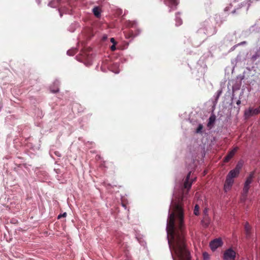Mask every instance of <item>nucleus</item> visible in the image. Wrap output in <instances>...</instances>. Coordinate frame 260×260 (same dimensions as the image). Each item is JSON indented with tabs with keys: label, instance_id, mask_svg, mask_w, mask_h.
<instances>
[{
	"label": "nucleus",
	"instance_id": "1",
	"mask_svg": "<svg viewBox=\"0 0 260 260\" xmlns=\"http://www.w3.org/2000/svg\"><path fill=\"white\" fill-rule=\"evenodd\" d=\"M167 232L173 260H190L185 242L183 210L180 202L173 203L172 211L169 210Z\"/></svg>",
	"mask_w": 260,
	"mask_h": 260
},
{
	"label": "nucleus",
	"instance_id": "2",
	"mask_svg": "<svg viewBox=\"0 0 260 260\" xmlns=\"http://www.w3.org/2000/svg\"><path fill=\"white\" fill-rule=\"evenodd\" d=\"M255 171H252L250 172L249 176L246 178V181L244 183V186L243 189V198L245 199L247 195L248 192L250 184L253 181V179L254 177Z\"/></svg>",
	"mask_w": 260,
	"mask_h": 260
},
{
	"label": "nucleus",
	"instance_id": "3",
	"mask_svg": "<svg viewBox=\"0 0 260 260\" xmlns=\"http://www.w3.org/2000/svg\"><path fill=\"white\" fill-rule=\"evenodd\" d=\"M237 177L238 176L231 172L228 173L224 185V189L225 191H228L231 189L234 183V179Z\"/></svg>",
	"mask_w": 260,
	"mask_h": 260
},
{
	"label": "nucleus",
	"instance_id": "4",
	"mask_svg": "<svg viewBox=\"0 0 260 260\" xmlns=\"http://www.w3.org/2000/svg\"><path fill=\"white\" fill-rule=\"evenodd\" d=\"M237 253L233 249L230 247L226 249L223 253V260H236Z\"/></svg>",
	"mask_w": 260,
	"mask_h": 260
},
{
	"label": "nucleus",
	"instance_id": "5",
	"mask_svg": "<svg viewBox=\"0 0 260 260\" xmlns=\"http://www.w3.org/2000/svg\"><path fill=\"white\" fill-rule=\"evenodd\" d=\"M260 113V106L255 109L249 108L248 110L245 111L244 115L246 118H249L252 116L257 115Z\"/></svg>",
	"mask_w": 260,
	"mask_h": 260
},
{
	"label": "nucleus",
	"instance_id": "6",
	"mask_svg": "<svg viewBox=\"0 0 260 260\" xmlns=\"http://www.w3.org/2000/svg\"><path fill=\"white\" fill-rule=\"evenodd\" d=\"M223 242L220 238L213 240L210 243V247L212 251L215 250L217 248L221 246Z\"/></svg>",
	"mask_w": 260,
	"mask_h": 260
},
{
	"label": "nucleus",
	"instance_id": "7",
	"mask_svg": "<svg viewBox=\"0 0 260 260\" xmlns=\"http://www.w3.org/2000/svg\"><path fill=\"white\" fill-rule=\"evenodd\" d=\"M239 148L238 147H235L232 150L230 151L228 154L224 158L223 161L224 162H228L230 161V160L235 155V153L237 151Z\"/></svg>",
	"mask_w": 260,
	"mask_h": 260
},
{
	"label": "nucleus",
	"instance_id": "8",
	"mask_svg": "<svg viewBox=\"0 0 260 260\" xmlns=\"http://www.w3.org/2000/svg\"><path fill=\"white\" fill-rule=\"evenodd\" d=\"M190 174L191 172H189L185 178V180L183 184L184 188L187 189V190H188L191 187L192 185V182L189 181Z\"/></svg>",
	"mask_w": 260,
	"mask_h": 260
},
{
	"label": "nucleus",
	"instance_id": "9",
	"mask_svg": "<svg viewBox=\"0 0 260 260\" xmlns=\"http://www.w3.org/2000/svg\"><path fill=\"white\" fill-rule=\"evenodd\" d=\"M242 167V164L238 162L236 165L235 168L230 172L233 173L235 175L238 176L240 173V170L241 169Z\"/></svg>",
	"mask_w": 260,
	"mask_h": 260
},
{
	"label": "nucleus",
	"instance_id": "10",
	"mask_svg": "<svg viewBox=\"0 0 260 260\" xmlns=\"http://www.w3.org/2000/svg\"><path fill=\"white\" fill-rule=\"evenodd\" d=\"M244 229L246 237L249 238L250 236L251 227L248 222H246L244 225Z\"/></svg>",
	"mask_w": 260,
	"mask_h": 260
},
{
	"label": "nucleus",
	"instance_id": "11",
	"mask_svg": "<svg viewBox=\"0 0 260 260\" xmlns=\"http://www.w3.org/2000/svg\"><path fill=\"white\" fill-rule=\"evenodd\" d=\"M140 32H141V30L140 29H137V32H136L135 34H134L133 31H130L127 34H126L125 35V36L126 38H134L136 36L138 35L140 33Z\"/></svg>",
	"mask_w": 260,
	"mask_h": 260
},
{
	"label": "nucleus",
	"instance_id": "12",
	"mask_svg": "<svg viewBox=\"0 0 260 260\" xmlns=\"http://www.w3.org/2000/svg\"><path fill=\"white\" fill-rule=\"evenodd\" d=\"M215 120L216 116L214 114H212L209 118V121L207 124L208 127H210L211 126L213 125L215 121Z\"/></svg>",
	"mask_w": 260,
	"mask_h": 260
},
{
	"label": "nucleus",
	"instance_id": "13",
	"mask_svg": "<svg viewBox=\"0 0 260 260\" xmlns=\"http://www.w3.org/2000/svg\"><path fill=\"white\" fill-rule=\"evenodd\" d=\"M92 12L94 16L97 17L99 18L101 16V10L100 8L98 7H95L92 9Z\"/></svg>",
	"mask_w": 260,
	"mask_h": 260
},
{
	"label": "nucleus",
	"instance_id": "14",
	"mask_svg": "<svg viewBox=\"0 0 260 260\" xmlns=\"http://www.w3.org/2000/svg\"><path fill=\"white\" fill-rule=\"evenodd\" d=\"M168 3L167 4L169 7H176L178 4L177 0H168Z\"/></svg>",
	"mask_w": 260,
	"mask_h": 260
},
{
	"label": "nucleus",
	"instance_id": "15",
	"mask_svg": "<svg viewBox=\"0 0 260 260\" xmlns=\"http://www.w3.org/2000/svg\"><path fill=\"white\" fill-rule=\"evenodd\" d=\"M203 260H209L210 255L206 252H204L203 253Z\"/></svg>",
	"mask_w": 260,
	"mask_h": 260
},
{
	"label": "nucleus",
	"instance_id": "16",
	"mask_svg": "<svg viewBox=\"0 0 260 260\" xmlns=\"http://www.w3.org/2000/svg\"><path fill=\"white\" fill-rule=\"evenodd\" d=\"M128 26L131 27L135 28L137 26V23L135 21L129 22Z\"/></svg>",
	"mask_w": 260,
	"mask_h": 260
},
{
	"label": "nucleus",
	"instance_id": "17",
	"mask_svg": "<svg viewBox=\"0 0 260 260\" xmlns=\"http://www.w3.org/2000/svg\"><path fill=\"white\" fill-rule=\"evenodd\" d=\"M194 214L196 215H198L199 214V207L197 205H196L194 207Z\"/></svg>",
	"mask_w": 260,
	"mask_h": 260
},
{
	"label": "nucleus",
	"instance_id": "18",
	"mask_svg": "<svg viewBox=\"0 0 260 260\" xmlns=\"http://www.w3.org/2000/svg\"><path fill=\"white\" fill-rule=\"evenodd\" d=\"M76 51L75 50H70L67 51V54L70 56H73L76 54Z\"/></svg>",
	"mask_w": 260,
	"mask_h": 260
},
{
	"label": "nucleus",
	"instance_id": "19",
	"mask_svg": "<svg viewBox=\"0 0 260 260\" xmlns=\"http://www.w3.org/2000/svg\"><path fill=\"white\" fill-rule=\"evenodd\" d=\"M203 128V126L202 124H200L199 125H198V128H197L196 129V133H200L202 130V129Z\"/></svg>",
	"mask_w": 260,
	"mask_h": 260
},
{
	"label": "nucleus",
	"instance_id": "20",
	"mask_svg": "<svg viewBox=\"0 0 260 260\" xmlns=\"http://www.w3.org/2000/svg\"><path fill=\"white\" fill-rule=\"evenodd\" d=\"M50 91L52 93H57L59 91V88L58 87H56L55 88H52V87H50Z\"/></svg>",
	"mask_w": 260,
	"mask_h": 260
},
{
	"label": "nucleus",
	"instance_id": "21",
	"mask_svg": "<svg viewBox=\"0 0 260 260\" xmlns=\"http://www.w3.org/2000/svg\"><path fill=\"white\" fill-rule=\"evenodd\" d=\"M182 24V20L181 19L178 18L177 16H176V25H180Z\"/></svg>",
	"mask_w": 260,
	"mask_h": 260
},
{
	"label": "nucleus",
	"instance_id": "22",
	"mask_svg": "<svg viewBox=\"0 0 260 260\" xmlns=\"http://www.w3.org/2000/svg\"><path fill=\"white\" fill-rule=\"evenodd\" d=\"M67 213L66 212H64L63 213V214H59L58 216V219H60L61 218V217H66L67 216Z\"/></svg>",
	"mask_w": 260,
	"mask_h": 260
},
{
	"label": "nucleus",
	"instance_id": "23",
	"mask_svg": "<svg viewBox=\"0 0 260 260\" xmlns=\"http://www.w3.org/2000/svg\"><path fill=\"white\" fill-rule=\"evenodd\" d=\"M111 50L112 51H114L116 50V44H113L111 46Z\"/></svg>",
	"mask_w": 260,
	"mask_h": 260
},
{
	"label": "nucleus",
	"instance_id": "24",
	"mask_svg": "<svg viewBox=\"0 0 260 260\" xmlns=\"http://www.w3.org/2000/svg\"><path fill=\"white\" fill-rule=\"evenodd\" d=\"M110 41H111V42H112L113 43V44H117V42L115 41L114 38H111L110 39Z\"/></svg>",
	"mask_w": 260,
	"mask_h": 260
},
{
	"label": "nucleus",
	"instance_id": "25",
	"mask_svg": "<svg viewBox=\"0 0 260 260\" xmlns=\"http://www.w3.org/2000/svg\"><path fill=\"white\" fill-rule=\"evenodd\" d=\"M246 44V41H243V42H241L240 43H238L236 46H240V45H244V44Z\"/></svg>",
	"mask_w": 260,
	"mask_h": 260
},
{
	"label": "nucleus",
	"instance_id": "26",
	"mask_svg": "<svg viewBox=\"0 0 260 260\" xmlns=\"http://www.w3.org/2000/svg\"><path fill=\"white\" fill-rule=\"evenodd\" d=\"M236 103L238 105H240L241 104V101L238 100Z\"/></svg>",
	"mask_w": 260,
	"mask_h": 260
}]
</instances>
